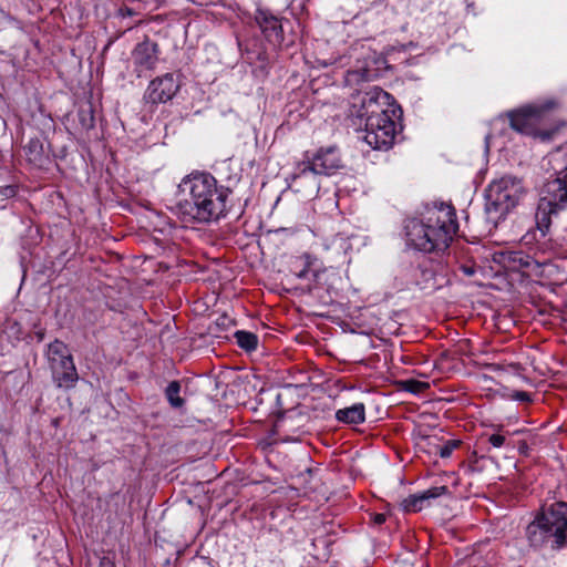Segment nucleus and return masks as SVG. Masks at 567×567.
Returning a JSON list of instances; mask_svg holds the SVG:
<instances>
[{
  "label": "nucleus",
  "instance_id": "33",
  "mask_svg": "<svg viewBox=\"0 0 567 567\" xmlns=\"http://www.w3.org/2000/svg\"><path fill=\"white\" fill-rule=\"evenodd\" d=\"M396 112H399V114H401V113H402V111H401V109H400V107H396V109H395V107H393V109H391V113H392V115H393V116H396Z\"/></svg>",
  "mask_w": 567,
  "mask_h": 567
},
{
  "label": "nucleus",
  "instance_id": "9",
  "mask_svg": "<svg viewBox=\"0 0 567 567\" xmlns=\"http://www.w3.org/2000/svg\"><path fill=\"white\" fill-rule=\"evenodd\" d=\"M159 47L156 42L145 38L137 43L131 53L134 72L138 78L153 71L159 60Z\"/></svg>",
  "mask_w": 567,
  "mask_h": 567
},
{
  "label": "nucleus",
  "instance_id": "17",
  "mask_svg": "<svg viewBox=\"0 0 567 567\" xmlns=\"http://www.w3.org/2000/svg\"><path fill=\"white\" fill-rule=\"evenodd\" d=\"M336 419L347 424H360L365 420L364 404L355 403L351 406L340 409L336 412Z\"/></svg>",
  "mask_w": 567,
  "mask_h": 567
},
{
  "label": "nucleus",
  "instance_id": "7",
  "mask_svg": "<svg viewBox=\"0 0 567 567\" xmlns=\"http://www.w3.org/2000/svg\"><path fill=\"white\" fill-rule=\"evenodd\" d=\"M47 358L55 385L66 390L74 388L79 374L68 346L55 339L48 346Z\"/></svg>",
  "mask_w": 567,
  "mask_h": 567
},
{
  "label": "nucleus",
  "instance_id": "30",
  "mask_svg": "<svg viewBox=\"0 0 567 567\" xmlns=\"http://www.w3.org/2000/svg\"><path fill=\"white\" fill-rule=\"evenodd\" d=\"M513 398L517 401H520V402H529L530 401V396L527 392L525 391H516L514 394H513Z\"/></svg>",
  "mask_w": 567,
  "mask_h": 567
},
{
  "label": "nucleus",
  "instance_id": "32",
  "mask_svg": "<svg viewBox=\"0 0 567 567\" xmlns=\"http://www.w3.org/2000/svg\"><path fill=\"white\" fill-rule=\"evenodd\" d=\"M99 567H115V564L109 557H102Z\"/></svg>",
  "mask_w": 567,
  "mask_h": 567
},
{
  "label": "nucleus",
  "instance_id": "24",
  "mask_svg": "<svg viewBox=\"0 0 567 567\" xmlns=\"http://www.w3.org/2000/svg\"><path fill=\"white\" fill-rule=\"evenodd\" d=\"M38 121L41 122L43 133H49V132L54 131V126H55L54 120L50 115L41 113Z\"/></svg>",
  "mask_w": 567,
  "mask_h": 567
},
{
  "label": "nucleus",
  "instance_id": "20",
  "mask_svg": "<svg viewBox=\"0 0 567 567\" xmlns=\"http://www.w3.org/2000/svg\"><path fill=\"white\" fill-rule=\"evenodd\" d=\"M234 336L236 338L237 344L241 349L248 352H251L257 349L258 337L255 333L245 330H238L235 332Z\"/></svg>",
  "mask_w": 567,
  "mask_h": 567
},
{
  "label": "nucleus",
  "instance_id": "8",
  "mask_svg": "<svg viewBox=\"0 0 567 567\" xmlns=\"http://www.w3.org/2000/svg\"><path fill=\"white\" fill-rule=\"evenodd\" d=\"M341 166L339 150L334 146H329L319 150L311 161L300 163L293 179L298 181L308 175H331Z\"/></svg>",
  "mask_w": 567,
  "mask_h": 567
},
{
  "label": "nucleus",
  "instance_id": "28",
  "mask_svg": "<svg viewBox=\"0 0 567 567\" xmlns=\"http://www.w3.org/2000/svg\"><path fill=\"white\" fill-rule=\"evenodd\" d=\"M348 76L350 81H359V80H367V71L359 72V71H349Z\"/></svg>",
  "mask_w": 567,
  "mask_h": 567
},
{
  "label": "nucleus",
  "instance_id": "23",
  "mask_svg": "<svg viewBox=\"0 0 567 567\" xmlns=\"http://www.w3.org/2000/svg\"><path fill=\"white\" fill-rule=\"evenodd\" d=\"M460 443L461 442L456 440L446 441L444 445L437 447L440 456L443 458L450 457L453 451L458 447Z\"/></svg>",
  "mask_w": 567,
  "mask_h": 567
},
{
  "label": "nucleus",
  "instance_id": "27",
  "mask_svg": "<svg viewBox=\"0 0 567 567\" xmlns=\"http://www.w3.org/2000/svg\"><path fill=\"white\" fill-rule=\"evenodd\" d=\"M16 195V189L11 185L0 187V202L7 200Z\"/></svg>",
  "mask_w": 567,
  "mask_h": 567
},
{
  "label": "nucleus",
  "instance_id": "3",
  "mask_svg": "<svg viewBox=\"0 0 567 567\" xmlns=\"http://www.w3.org/2000/svg\"><path fill=\"white\" fill-rule=\"evenodd\" d=\"M388 99L389 94L375 86L361 96V106L355 113L365 120L363 140L374 150H389L395 138V122L380 102Z\"/></svg>",
  "mask_w": 567,
  "mask_h": 567
},
{
  "label": "nucleus",
  "instance_id": "13",
  "mask_svg": "<svg viewBox=\"0 0 567 567\" xmlns=\"http://www.w3.org/2000/svg\"><path fill=\"white\" fill-rule=\"evenodd\" d=\"M303 420L301 415H284L275 423V431L282 442H300L307 433L303 429Z\"/></svg>",
  "mask_w": 567,
  "mask_h": 567
},
{
  "label": "nucleus",
  "instance_id": "21",
  "mask_svg": "<svg viewBox=\"0 0 567 567\" xmlns=\"http://www.w3.org/2000/svg\"><path fill=\"white\" fill-rule=\"evenodd\" d=\"M181 384L178 381H172L168 383L165 394L173 408H182L184 405V400L179 396Z\"/></svg>",
  "mask_w": 567,
  "mask_h": 567
},
{
  "label": "nucleus",
  "instance_id": "1",
  "mask_svg": "<svg viewBox=\"0 0 567 567\" xmlns=\"http://www.w3.org/2000/svg\"><path fill=\"white\" fill-rule=\"evenodd\" d=\"M181 187L189 195V199L178 204L184 223H210L225 216L230 189L218 185L212 174H192L183 179Z\"/></svg>",
  "mask_w": 567,
  "mask_h": 567
},
{
  "label": "nucleus",
  "instance_id": "14",
  "mask_svg": "<svg viewBox=\"0 0 567 567\" xmlns=\"http://www.w3.org/2000/svg\"><path fill=\"white\" fill-rule=\"evenodd\" d=\"M27 161L38 168H44L51 163V152L49 146H44L40 138H30L24 146Z\"/></svg>",
  "mask_w": 567,
  "mask_h": 567
},
{
  "label": "nucleus",
  "instance_id": "22",
  "mask_svg": "<svg viewBox=\"0 0 567 567\" xmlns=\"http://www.w3.org/2000/svg\"><path fill=\"white\" fill-rule=\"evenodd\" d=\"M401 388L404 391H408L413 394H420L427 390L430 388V384L427 382L414 380V379H408L404 381H401Z\"/></svg>",
  "mask_w": 567,
  "mask_h": 567
},
{
  "label": "nucleus",
  "instance_id": "18",
  "mask_svg": "<svg viewBox=\"0 0 567 567\" xmlns=\"http://www.w3.org/2000/svg\"><path fill=\"white\" fill-rule=\"evenodd\" d=\"M76 130L81 132H87L94 127L95 117L93 106L90 102H85L79 105L76 111Z\"/></svg>",
  "mask_w": 567,
  "mask_h": 567
},
{
  "label": "nucleus",
  "instance_id": "29",
  "mask_svg": "<svg viewBox=\"0 0 567 567\" xmlns=\"http://www.w3.org/2000/svg\"><path fill=\"white\" fill-rule=\"evenodd\" d=\"M385 520H386V515H385V514H383V513H375V514H371V522H372L375 526H380V525H382Z\"/></svg>",
  "mask_w": 567,
  "mask_h": 567
},
{
  "label": "nucleus",
  "instance_id": "4",
  "mask_svg": "<svg viewBox=\"0 0 567 567\" xmlns=\"http://www.w3.org/2000/svg\"><path fill=\"white\" fill-rule=\"evenodd\" d=\"M528 544L540 548L549 544L559 548L567 544V503L557 502L543 511L530 522L525 532Z\"/></svg>",
  "mask_w": 567,
  "mask_h": 567
},
{
  "label": "nucleus",
  "instance_id": "19",
  "mask_svg": "<svg viewBox=\"0 0 567 567\" xmlns=\"http://www.w3.org/2000/svg\"><path fill=\"white\" fill-rule=\"evenodd\" d=\"M327 250H331L337 257H346L347 254L352 249L350 238L343 234H337L324 244Z\"/></svg>",
  "mask_w": 567,
  "mask_h": 567
},
{
  "label": "nucleus",
  "instance_id": "2",
  "mask_svg": "<svg viewBox=\"0 0 567 567\" xmlns=\"http://www.w3.org/2000/svg\"><path fill=\"white\" fill-rule=\"evenodd\" d=\"M404 229L410 247L423 252L444 250L458 229L455 209L444 203L427 206L420 218L409 219Z\"/></svg>",
  "mask_w": 567,
  "mask_h": 567
},
{
  "label": "nucleus",
  "instance_id": "10",
  "mask_svg": "<svg viewBox=\"0 0 567 567\" xmlns=\"http://www.w3.org/2000/svg\"><path fill=\"white\" fill-rule=\"evenodd\" d=\"M551 104H548L546 107L528 105L513 111L508 114L511 126L522 134L532 135L536 132L544 111L549 110Z\"/></svg>",
  "mask_w": 567,
  "mask_h": 567
},
{
  "label": "nucleus",
  "instance_id": "16",
  "mask_svg": "<svg viewBox=\"0 0 567 567\" xmlns=\"http://www.w3.org/2000/svg\"><path fill=\"white\" fill-rule=\"evenodd\" d=\"M502 262L504 267L512 271L530 269L536 264L533 257L523 251H507L502 254Z\"/></svg>",
  "mask_w": 567,
  "mask_h": 567
},
{
  "label": "nucleus",
  "instance_id": "11",
  "mask_svg": "<svg viewBox=\"0 0 567 567\" xmlns=\"http://www.w3.org/2000/svg\"><path fill=\"white\" fill-rule=\"evenodd\" d=\"M179 84L174 74L166 73L151 81L147 86L145 99L153 104L166 103L177 93Z\"/></svg>",
  "mask_w": 567,
  "mask_h": 567
},
{
  "label": "nucleus",
  "instance_id": "34",
  "mask_svg": "<svg viewBox=\"0 0 567 567\" xmlns=\"http://www.w3.org/2000/svg\"><path fill=\"white\" fill-rule=\"evenodd\" d=\"M466 471H468V472H473V471H474L473 465H467V466H466Z\"/></svg>",
  "mask_w": 567,
  "mask_h": 567
},
{
  "label": "nucleus",
  "instance_id": "15",
  "mask_svg": "<svg viewBox=\"0 0 567 567\" xmlns=\"http://www.w3.org/2000/svg\"><path fill=\"white\" fill-rule=\"evenodd\" d=\"M449 493L446 486H434L420 494L411 495L403 501V507L408 512H420L427 504L430 499L437 498Z\"/></svg>",
  "mask_w": 567,
  "mask_h": 567
},
{
  "label": "nucleus",
  "instance_id": "31",
  "mask_svg": "<svg viewBox=\"0 0 567 567\" xmlns=\"http://www.w3.org/2000/svg\"><path fill=\"white\" fill-rule=\"evenodd\" d=\"M460 269H461V270H462V272H463L465 276H467V277H471V276H473V275L475 274V268H474V267H472V266H465V265H463V266H461V268H460Z\"/></svg>",
  "mask_w": 567,
  "mask_h": 567
},
{
  "label": "nucleus",
  "instance_id": "25",
  "mask_svg": "<svg viewBox=\"0 0 567 567\" xmlns=\"http://www.w3.org/2000/svg\"><path fill=\"white\" fill-rule=\"evenodd\" d=\"M301 260L303 262V268L296 272V276L297 278L299 279H303L307 277L308 272H309V268L311 267L312 265V257L308 254H305L302 257H301Z\"/></svg>",
  "mask_w": 567,
  "mask_h": 567
},
{
  "label": "nucleus",
  "instance_id": "12",
  "mask_svg": "<svg viewBox=\"0 0 567 567\" xmlns=\"http://www.w3.org/2000/svg\"><path fill=\"white\" fill-rule=\"evenodd\" d=\"M255 21L269 42L277 45H280L284 42L281 20L274 16L269 10L257 9L255 12Z\"/></svg>",
  "mask_w": 567,
  "mask_h": 567
},
{
  "label": "nucleus",
  "instance_id": "26",
  "mask_svg": "<svg viewBox=\"0 0 567 567\" xmlns=\"http://www.w3.org/2000/svg\"><path fill=\"white\" fill-rule=\"evenodd\" d=\"M488 443L496 449H499L505 445L506 436L501 432L493 433L487 439Z\"/></svg>",
  "mask_w": 567,
  "mask_h": 567
},
{
  "label": "nucleus",
  "instance_id": "5",
  "mask_svg": "<svg viewBox=\"0 0 567 567\" xmlns=\"http://www.w3.org/2000/svg\"><path fill=\"white\" fill-rule=\"evenodd\" d=\"M522 181L503 176L493 181L485 190L487 223L494 227L513 209L524 195Z\"/></svg>",
  "mask_w": 567,
  "mask_h": 567
},
{
  "label": "nucleus",
  "instance_id": "6",
  "mask_svg": "<svg viewBox=\"0 0 567 567\" xmlns=\"http://www.w3.org/2000/svg\"><path fill=\"white\" fill-rule=\"evenodd\" d=\"M567 207V168L556 178L547 181L540 193L535 218L538 228L545 234L550 225L551 215H557Z\"/></svg>",
  "mask_w": 567,
  "mask_h": 567
}]
</instances>
